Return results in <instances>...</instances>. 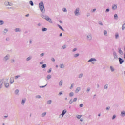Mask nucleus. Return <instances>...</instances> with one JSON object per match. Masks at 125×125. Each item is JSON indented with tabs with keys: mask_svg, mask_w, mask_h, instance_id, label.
Wrapping results in <instances>:
<instances>
[{
	"mask_svg": "<svg viewBox=\"0 0 125 125\" xmlns=\"http://www.w3.org/2000/svg\"><path fill=\"white\" fill-rule=\"evenodd\" d=\"M29 4L30 5H31V6H34V3L32 1H29Z\"/></svg>",
	"mask_w": 125,
	"mask_h": 125,
	"instance_id": "3c124183",
	"label": "nucleus"
},
{
	"mask_svg": "<svg viewBox=\"0 0 125 125\" xmlns=\"http://www.w3.org/2000/svg\"><path fill=\"white\" fill-rule=\"evenodd\" d=\"M63 80H61L59 82V83H58L59 86H60V87L62 86L63 85Z\"/></svg>",
	"mask_w": 125,
	"mask_h": 125,
	"instance_id": "dca6fc26",
	"label": "nucleus"
},
{
	"mask_svg": "<svg viewBox=\"0 0 125 125\" xmlns=\"http://www.w3.org/2000/svg\"><path fill=\"white\" fill-rule=\"evenodd\" d=\"M6 81L4 82V85L6 88H9L10 86V83H8V78L6 79Z\"/></svg>",
	"mask_w": 125,
	"mask_h": 125,
	"instance_id": "20e7f679",
	"label": "nucleus"
},
{
	"mask_svg": "<svg viewBox=\"0 0 125 125\" xmlns=\"http://www.w3.org/2000/svg\"><path fill=\"white\" fill-rule=\"evenodd\" d=\"M14 62H15V60L14 59L11 60V63H14Z\"/></svg>",
	"mask_w": 125,
	"mask_h": 125,
	"instance_id": "680f3d73",
	"label": "nucleus"
},
{
	"mask_svg": "<svg viewBox=\"0 0 125 125\" xmlns=\"http://www.w3.org/2000/svg\"><path fill=\"white\" fill-rule=\"evenodd\" d=\"M14 31L16 32V33H17V32H22V29L19 28H16L14 29Z\"/></svg>",
	"mask_w": 125,
	"mask_h": 125,
	"instance_id": "a211bd4d",
	"label": "nucleus"
},
{
	"mask_svg": "<svg viewBox=\"0 0 125 125\" xmlns=\"http://www.w3.org/2000/svg\"><path fill=\"white\" fill-rule=\"evenodd\" d=\"M81 89L82 88L80 86L76 87L74 91L75 93H79V92L81 91Z\"/></svg>",
	"mask_w": 125,
	"mask_h": 125,
	"instance_id": "6e6552de",
	"label": "nucleus"
},
{
	"mask_svg": "<svg viewBox=\"0 0 125 125\" xmlns=\"http://www.w3.org/2000/svg\"><path fill=\"white\" fill-rule=\"evenodd\" d=\"M14 83V78L11 77L9 79V83L10 84H13V83Z\"/></svg>",
	"mask_w": 125,
	"mask_h": 125,
	"instance_id": "f8f14e48",
	"label": "nucleus"
},
{
	"mask_svg": "<svg viewBox=\"0 0 125 125\" xmlns=\"http://www.w3.org/2000/svg\"><path fill=\"white\" fill-rule=\"evenodd\" d=\"M76 117L77 119H80L81 118H82V115H76Z\"/></svg>",
	"mask_w": 125,
	"mask_h": 125,
	"instance_id": "a18cd8bd",
	"label": "nucleus"
},
{
	"mask_svg": "<svg viewBox=\"0 0 125 125\" xmlns=\"http://www.w3.org/2000/svg\"><path fill=\"white\" fill-rule=\"evenodd\" d=\"M58 27H59V28L61 30H62V31H64V29H63L60 25L58 24Z\"/></svg>",
	"mask_w": 125,
	"mask_h": 125,
	"instance_id": "c03bdc74",
	"label": "nucleus"
},
{
	"mask_svg": "<svg viewBox=\"0 0 125 125\" xmlns=\"http://www.w3.org/2000/svg\"><path fill=\"white\" fill-rule=\"evenodd\" d=\"M2 81H3V79L0 80V88L2 87V84H3V82H2Z\"/></svg>",
	"mask_w": 125,
	"mask_h": 125,
	"instance_id": "c756f323",
	"label": "nucleus"
},
{
	"mask_svg": "<svg viewBox=\"0 0 125 125\" xmlns=\"http://www.w3.org/2000/svg\"><path fill=\"white\" fill-rule=\"evenodd\" d=\"M97 60L96 58H90L88 61V62H91V64H94V62H96Z\"/></svg>",
	"mask_w": 125,
	"mask_h": 125,
	"instance_id": "423d86ee",
	"label": "nucleus"
},
{
	"mask_svg": "<svg viewBox=\"0 0 125 125\" xmlns=\"http://www.w3.org/2000/svg\"><path fill=\"white\" fill-rule=\"evenodd\" d=\"M107 12H110V9L109 8H107L105 10V13Z\"/></svg>",
	"mask_w": 125,
	"mask_h": 125,
	"instance_id": "052dcab7",
	"label": "nucleus"
},
{
	"mask_svg": "<svg viewBox=\"0 0 125 125\" xmlns=\"http://www.w3.org/2000/svg\"><path fill=\"white\" fill-rule=\"evenodd\" d=\"M113 57L114 59H118V54L116 52H113Z\"/></svg>",
	"mask_w": 125,
	"mask_h": 125,
	"instance_id": "6ab92c4d",
	"label": "nucleus"
},
{
	"mask_svg": "<svg viewBox=\"0 0 125 125\" xmlns=\"http://www.w3.org/2000/svg\"><path fill=\"white\" fill-rule=\"evenodd\" d=\"M10 59V55L7 54L5 56H4L3 58V61H4V62H6L7 61H8Z\"/></svg>",
	"mask_w": 125,
	"mask_h": 125,
	"instance_id": "39448f33",
	"label": "nucleus"
},
{
	"mask_svg": "<svg viewBox=\"0 0 125 125\" xmlns=\"http://www.w3.org/2000/svg\"><path fill=\"white\" fill-rule=\"evenodd\" d=\"M46 85H47V84H46L44 86H40L39 87H40V88H44V87H45V86H46Z\"/></svg>",
	"mask_w": 125,
	"mask_h": 125,
	"instance_id": "13d9d810",
	"label": "nucleus"
},
{
	"mask_svg": "<svg viewBox=\"0 0 125 125\" xmlns=\"http://www.w3.org/2000/svg\"><path fill=\"white\" fill-rule=\"evenodd\" d=\"M122 29L123 31H124V30H125V23L123 24Z\"/></svg>",
	"mask_w": 125,
	"mask_h": 125,
	"instance_id": "de8ad7c7",
	"label": "nucleus"
},
{
	"mask_svg": "<svg viewBox=\"0 0 125 125\" xmlns=\"http://www.w3.org/2000/svg\"><path fill=\"white\" fill-rule=\"evenodd\" d=\"M74 83L71 84L70 86L69 87V89H73L74 88Z\"/></svg>",
	"mask_w": 125,
	"mask_h": 125,
	"instance_id": "f704fd0d",
	"label": "nucleus"
},
{
	"mask_svg": "<svg viewBox=\"0 0 125 125\" xmlns=\"http://www.w3.org/2000/svg\"><path fill=\"white\" fill-rule=\"evenodd\" d=\"M103 34L105 37H107V36H108V31L106 30H104L103 31Z\"/></svg>",
	"mask_w": 125,
	"mask_h": 125,
	"instance_id": "4be33fe9",
	"label": "nucleus"
},
{
	"mask_svg": "<svg viewBox=\"0 0 125 125\" xmlns=\"http://www.w3.org/2000/svg\"><path fill=\"white\" fill-rule=\"evenodd\" d=\"M4 4L6 6H12L13 5L12 3H9V2H5Z\"/></svg>",
	"mask_w": 125,
	"mask_h": 125,
	"instance_id": "2eb2a0df",
	"label": "nucleus"
},
{
	"mask_svg": "<svg viewBox=\"0 0 125 125\" xmlns=\"http://www.w3.org/2000/svg\"><path fill=\"white\" fill-rule=\"evenodd\" d=\"M78 100V98H74L73 100V102H76Z\"/></svg>",
	"mask_w": 125,
	"mask_h": 125,
	"instance_id": "bf43d9fd",
	"label": "nucleus"
},
{
	"mask_svg": "<svg viewBox=\"0 0 125 125\" xmlns=\"http://www.w3.org/2000/svg\"><path fill=\"white\" fill-rule=\"evenodd\" d=\"M110 108L111 107H110V106H108V107H106V108H105L106 111H109Z\"/></svg>",
	"mask_w": 125,
	"mask_h": 125,
	"instance_id": "6e6d98bb",
	"label": "nucleus"
},
{
	"mask_svg": "<svg viewBox=\"0 0 125 125\" xmlns=\"http://www.w3.org/2000/svg\"><path fill=\"white\" fill-rule=\"evenodd\" d=\"M80 107L81 108L83 107V104H80Z\"/></svg>",
	"mask_w": 125,
	"mask_h": 125,
	"instance_id": "338daca9",
	"label": "nucleus"
},
{
	"mask_svg": "<svg viewBox=\"0 0 125 125\" xmlns=\"http://www.w3.org/2000/svg\"><path fill=\"white\" fill-rule=\"evenodd\" d=\"M40 64L41 65H42L43 64H44V62H43V61H42L40 62Z\"/></svg>",
	"mask_w": 125,
	"mask_h": 125,
	"instance_id": "774afa93",
	"label": "nucleus"
},
{
	"mask_svg": "<svg viewBox=\"0 0 125 125\" xmlns=\"http://www.w3.org/2000/svg\"><path fill=\"white\" fill-rule=\"evenodd\" d=\"M46 20L51 24H52L53 23V22L52 21V20L49 16H47V19H46Z\"/></svg>",
	"mask_w": 125,
	"mask_h": 125,
	"instance_id": "9b49d317",
	"label": "nucleus"
},
{
	"mask_svg": "<svg viewBox=\"0 0 125 125\" xmlns=\"http://www.w3.org/2000/svg\"><path fill=\"white\" fill-rule=\"evenodd\" d=\"M109 69L112 73H114L116 71V69H115V67L112 65L109 67Z\"/></svg>",
	"mask_w": 125,
	"mask_h": 125,
	"instance_id": "9d476101",
	"label": "nucleus"
},
{
	"mask_svg": "<svg viewBox=\"0 0 125 125\" xmlns=\"http://www.w3.org/2000/svg\"><path fill=\"white\" fill-rule=\"evenodd\" d=\"M46 116V112H43L41 115V118H44V117H45Z\"/></svg>",
	"mask_w": 125,
	"mask_h": 125,
	"instance_id": "bb28decb",
	"label": "nucleus"
},
{
	"mask_svg": "<svg viewBox=\"0 0 125 125\" xmlns=\"http://www.w3.org/2000/svg\"><path fill=\"white\" fill-rule=\"evenodd\" d=\"M47 16H46L45 15H42V16H41L42 18H43V19H45V20H46V19L47 18Z\"/></svg>",
	"mask_w": 125,
	"mask_h": 125,
	"instance_id": "cd10ccee",
	"label": "nucleus"
},
{
	"mask_svg": "<svg viewBox=\"0 0 125 125\" xmlns=\"http://www.w3.org/2000/svg\"><path fill=\"white\" fill-rule=\"evenodd\" d=\"M62 10L63 11V12H67L68 11V10H67V9L65 7L63 8L62 9Z\"/></svg>",
	"mask_w": 125,
	"mask_h": 125,
	"instance_id": "ea45409f",
	"label": "nucleus"
},
{
	"mask_svg": "<svg viewBox=\"0 0 125 125\" xmlns=\"http://www.w3.org/2000/svg\"><path fill=\"white\" fill-rule=\"evenodd\" d=\"M95 11H96V8H94V9H92L91 10V12H92V13H93V12H95Z\"/></svg>",
	"mask_w": 125,
	"mask_h": 125,
	"instance_id": "603ef678",
	"label": "nucleus"
},
{
	"mask_svg": "<svg viewBox=\"0 0 125 125\" xmlns=\"http://www.w3.org/2000/svg\"><path fill=\"white\" fill-rule=\"evenodd\" d=\"M73 102H73V100H72V99H70V100H69V104H72V103H73Z\"/></svg>",
	"mask_w": 125,
	"mask_h": 125,
	"instance_id": "4d7b16f0",
	"label": "nucleus"
},
{
	"mask_svg": "<svg viewBox=\"0 0 125 125\" xmlns=\"http://www.w3.org/2000/svg\"><path fill=\"white\" fill-rule=\"evenodd\" d=\"M47 65L46 64H43L41 66V68H42V69H44V68H46Z\"/></svg>",
	"mask_w": 125,
	"mask_h": 125,
	"instance_id": "a19ab883",
	"label": "nucleus"
},
{
	"mask_svg": "<svg viewBox=\"0 0 125 125\" xmlns=\"http://www.w3.org/2000/svg\"><path fill=\"white\" fill-rule=\"evenodd\" d=\"M91 89L90 88V87H88L86 89V92L87 93H89V91H90V90Z\"/></svg>",
	"mask_w": 125,
	"mask_h": 125,
	"instance_id": "37998d69",
	"label": "nucleus"
},
{
	"mask_svg": "<svg viewBox=\"0 0 125 125\" xmlns=\"http://www.w3.org/2000/svg\"><path fill=\"white\" fill-rule=\"evenodd\" d=\"M99 24L101 25V26H103V23H102V22H101V21H100L99 22Z\"/></svg>",
	"mask_w": 125,
	"mask_h": 125,
	"instance_id": "69168bd1",
	"label": "nucleus"
},
{
	"mask_svg": "<svg viewBox=\"0 0 125 125\" xmlns=\"http://www.w3.org/2000/svg\"><path fill=\"white\" fill-rule=\"evenodd\" d=\"M64 115L62 113L59 116V119H62Z\"/></svg>",
	"mask_w": 125,
	"mask_h": 125,
	"instance_id": "79ce46f5",
	"label": "nucleus"
},
{
	"mask_svg": "<svg viewBox=\"0 0 125 125\" xmlns=\"http://www.w3.org/2000/svg\"><path fill=\"white\" fill-rule=\"evenodd\" d=\"M112 10H117L118 9V5L117 4H114L112 7Z\"/></svg>",
	"mask_w": 125,
	"mask_h": 125,
	"instance_id": "1a4fd4ad",
	"label": "nucleus"
},
{
	"mask_svg": "<svg viewBox=\"0 0 125 125\" xmlns=\"http://www.w3.org/2000/svg\"><path fill=\"white\" fill-rule=\"evenodd\" d=\"M117 118V115H113V117H112V120H114V119H116Z\"/></svg>",
	"mask_w": 125,
	"mask_h": 125,
	"instance_id": "5fc2aeb1",
	"label": "nucleus"
},
{
	"mask_svg": "<svg viewBox=\"0 0 125 125\" xmlns=\"http://www.w3.org/2000/svg\"><path fill=\"white\" fill-rule=\"evenodd\" d=\"M117 51L119 54L121 55H123L124 54V52H123V50H122V49L121 48H119L117 50Z\"/></svg>",
	"mask_w": 125,
	"mask_h": 125,
	"instance_id": "ddd939ff",
	"label": "nucleus"
},
{
	"mask_svg": "<svg viewBox=\"0 0 125 125\" xmlns=\"http://www.w3.org/2000/svg\"><path fill=\"white\" fill-rule=\"evenodd\" d=\"M86 40L88 42H91L92 41V34L88 33L85 35Z\"/></svg>",
	"mask_w": 125,
	"mask_h": 125,
	"instance_id": "7ed1b4c3",
	"label": "nucleus"
},
{
	"mask_svg": "<svg viewBox=\"0 0 125 125\" xmlns=\"http://www.w3.org/2000/svg\"><path fill=\"white\" fill-rule=\"evenodd\" d=\"M114 17L115 20H118V19H119V17H118V14H117L114 15Z\"/></svg>",
	"mask_w": 125,
	"mask_h": 125,
	"instance_id": "c85d7f7f",
	"label": "nucleus"
},
{
	"mask_svg": "<svg viewBox=\"0 0 125 125\" xmlns=\"http://www.w3.org/2000/svg\"><path fill=\"white\" fill-rule=\"evenodd\" d=\"M83 77V73H81L78 75V79H82Z\"/></svg>",
	"mask_w": 125,
	"mask_h": 125,
	"instance_id": "5701e85b",
	"label": "nucleus"
},
{
	"mask_svg": "<svg viewBox=\"0 0 125 125\" xmlns=\"http://www.w3.org/2000/svg\"><path fill=\"white\" fill-rule=\"evenodd\" d=\"M51 71H52V69L50 68V69H49L48 71H47V73H51Z\"/></svg>",
	"mask_w": 125,
	"mask_h": 125,
	"instance_id": "e2e57ef3",
	"label": "nucleus"
},
{
	"mask_svg": "<svg viewBox=\"0 0 125 125\" xmlns=\"http://www.w3.org/2000/svg\"><path fill=\"white\" fill-rule=\"evenodd\" d=\"M115 39L116 40H118V39H119V33H116L115 34Z\"/></svg>",
	"mask_w": 125,
	"mask_h": 125,
	"instance_id": "473e14b6",
	"label": "nucleus"
},
{
	"mask_svg": "<svg viewBox=\"0 0 125 125\" xmlns=\"http://www.w3.org/2000/svg\"><path fill=\"white\" fill-rule=\"evenodd\" d=\"M120 116L122 118H124V117L125 116V110L121 111V114H120Z\"/></svg>",
	"mask_w": 125,
	"mask_h": 125,
	"instance_id": "f3484780",
	"label": "nucleus"
},
{
	"mask_svg": "<svg viewBox=\"0 0 125 125\" xmlns=\"http://www.w3.org/2000/svg\"><path fill=\"white\" fill-rule=\"evenodd\" d=\"M77 50H78V48H74L72 49V52H75Z\"/></svg>",
	"mask_w": 125,
	"mask_h": 125,
	"instance_id": "49530a36",
	"label": "nucleus"
},
{
	"mask_svg": "<svg viewBox=\"0 0 125 125\" xmlns=\"http://www.w3.org/2000/svg\"><path fill=\"white\" fill-rule=\"evenodd\" d=\"M3 24H4V21H3V20H0V26H2V25H3Z\"/></svg>",
	"mask_w": 125,
	"mask_h": 125,
	"instance_id": "c9c22d12",
	"label": "nucleus"
},
{
	"mask_svg": "<svg viewBox=\"0 0 125 125\" xmlns=\"http://www.w3.org/2000/svg\"><path fill=\"white\" fill-rule=\"evenodd\" d=\"M39 8L42 12V13H45V9H44V4L43 2L42 1L39 4Z\"/></svg>",
	"mask_w": 125,
	"mask_h": 125,
	"instance_id": "f257e3e1",
	"label": "nucleus"
},
{
	"mask_svg": "<svg viewBox=\"0 0 125 125\" xmlns=\"http://www.w3.org/2000/svg\"><path fill=\"white\" fill-rule=\"evenodd\" d=\"M104 89H108V84H106L104 87Z\"/></svg>",
	"mask_w": 125,
	"mask_h": 125,
	"instance_id": "09e8293b",
	"label": "nucleus"
},
{
	"mask_svg": "<svg viewBox=\"0 0 125 125\" xmlns=\"http://www.w3.org/2000/svg\"><path fill=\"white\" fill-rule=\"evenodd\" d=\"M26 101H27V99H26V98H22L21 101V105H22V106H24V105H25V104L26 103Z\"/></svg>",
	"mask_w": 125,
	"mask_h": 125,
	"instance_id": "0eeeda50",
	"label": "nucleus"
},
{
	"mask_svg": "<svg viewBox=\"0 0 125 125\" xmlns=\"http://www.w3.org/2000/svg\"><path fill=\"white\" fill-rule=\"evenodd\" d=\"M52 103V100H49L47 101V105H51Z\"/></svg>",
	"mask_w": 125,
	"mask_h": 125,
	"instance_id": "393cba45",
	"label": "nucleus"
},
{
	"mask_svg": "<svg viewBox=\"0 0 125 125\" xmlns=\"http://www.w3.org/2000/svg\"><path fill=\"white\" fill-rule=\"evenodd\" d=\"M35 98L37 99H40V98H42V97L40 95H37L35 96Z\"/></svg>",
	"mask_w": 125,
	"mask_h": 125,
	"instance_id": "58836bf2",
	"label": "nucleus"
},
{
	"mask_svg": "<svg viewBox=\"0 0 125 125\" xmlns=\"http://www.w3.org/2000/svg\"><path fill=\"white\" fill-rule=\"evenodd\" d=\"M74 14L75 16H81V9L79 7H77L74 9Z\"/></svg>",
	"mask_w": 125,
	"mask_h": 125,
	"instance_id": "f03ea898",
	"label": "nucleus"
},
{
	"mask_svg": "<svg viewBox=\"0 0 125 125\" xmlns=\"http://www.w3.org/2000/svg\"><path fill=\"white\" fill-rule=\"evenodd\" d=\"M47 31V28H44L42 29V32H46Z\"/></svg>",
	"mask_w": 125,
	"mask_h": 125,
	"instance_id": "8fccbe9b",
	"label": "nucleus"
},
{
	"mask_svg": "<svg viewBox=\"0 0 125 125\" xmlns=\"http://www.w3.org/2000/svg\"><path fill=\"white\" fill-rule=\"evenodd\" d=\"M74 95H75V93L72 91L68 94V96H69V97H73Z\"/></svg>",
	"mask_w": 125,
	"mask_h": 125,
	"instance_id": "412c9836",
	"label": "nucleus"
},
{
	"mask_svg": "<svg viewBox=\"0 0 125 125\" xmlns=\"http://www.w3.org/2000/svg\"><path fill=\"white\" fill-rule=\"evenodd\" d=\"M59 67L61 69H65V65L64 64H60Z\"/></svg>",
	"mask_w": 125,
	"mask_h": 125,
	"instance_id": "a878e982",
	"label": "nucleus"
},
{
	"mask_svg": "<svg viewBox=\"0 0 125 125\" xmlns=\"http://www.w3.org/2000/svg\"><path fill=\"white\" fill-rule=\"evenodd\" d=\"M118 60L119 61V64L120 65H122V64H123V63H124V59H122V58H119Z\"/></svg>",
	"mask_w": 125,
	"mask_h": 125,
	"instance_id": "4468645a",
	"label": "nucleus"
},
{
	"mask_svg": "<svg viewBox=\"0 0 125 125\" xmlns=\"http://www.w3.org/2000/svg\"><path fill=\"white\" fill-rule=\"evenodd\" d=\"M8 32V29L5 28L3 31V33L5 35V34H7Z\"/></svg>",
	"mask_w": 125,
	"mask_h": 125,
	"instance_id": "2f4dec72",
	"label": "nucleus"
},
{
	"mask_svg": "<svg viewBox=\"0 0 125 125\" xmlns=\"http://www.w3.org/2000/svg\"><path fill=\"white\" fill-rule=\"evenodd\" d=\"M47 80H50L51 79V75L49 74L46 76Z\"/></svg>",
	"mask_w": 125,
	"mask_h": 125,
	"instance_id": "e433bc0d",
	"label": "nucleus"
},
{
	"mask_svg": "<svg viewBox=\"0 0 125 125\" xmlns=\"http://www.w3.org/2000/svg\"><path fill=\"white\" fill-rule=\"evenodd\" d=\"M19 78H21V75H16L14 76V79L17 80L18 79H19Z\"/></svg>",
	"mask_w": 125,
	"mask_h": 125,
	"instance_id": "aec40b11",
	"label": "nucleus"
},
{
	"mask_svg": "<svg viewBox=\"0 0 125 125\" xmlns=\"http://www.w3.org/2000/svg\"><path fill=\"white\" fill-rule=\"evenodd\" d=\"M73 56L74 58H77V57H79V56H80V54L79 53L74 54L73 55Z\"/></svg>",
	"mask_w": 125,
	"mask_h": 125,
	"instance_id": "72a5a7b5",
	"label": "nucleus"
},
{
	"mask_svg": "<svg viewBox=\"0 0 125 125\" xmlns=\"http://www.w3.org/2000/svg\"><path fill=\"white\" fill-rule=\"evenodd\" d=\"M33 57L32 56H29L28 57H27L26 59V61H30V60H32Z\"/></svg>",
	"mask_w": 125,
	"mask_h": 125,
	"instance_id": "b1692460",
	"label": "nucleus"
},
{
	"mask_svg": "<svg viewBox=\"0 0 125 125\" xmlns=\"http://www.w3.org/2000/svg\"><path fill=\"white\" fill-rule=\"evenodd\" d=\"M67 113V110L64 109L62 111V114L64 116Z\"/></svg>",
	"mask_w": 125,
	"mask_h": 125,
	"instance_id": "4c0bfd02",
	"label": "nucleus"
},
{
	"mask_svg": "<svg viewBox=\"0 0 125 125\" xmlns=\"http://www.w3.org/2000/svg\"><path fill=\"white\" fill-rule=\"evenodd\" d=\"M67 47V45H63L62 46V49H65V48Z\"/></svg>",
	"mask_w": 125,
	"mask_h": 125,
	"instance_id": "864d4df0",
	"label": "nucleus"
},
{
	"mask_svg": "<svg viewBox=\"0 0 125 125\" xmlns=\"http://www.w3.org/2000/svg\"><path fill=\"white\" fill-rule=\"evenodd\" d=\"M15 94H16V95H19V90L16 89L15 90Z\"/></svg>",
	"mask_w": 125,
	"mask_h": 125,
	"instance_id": "7c9ffc66",
	"label": "nucleus"
},
{
	"mask_svg": "<svg viewBox=\"0 0 125 125\" xmlns=\"http://www.w3.org/2000/svg\"><path fill=\"white\" fill-rule=\"evenodd\" d=\"M44 55V53H42L40 54L41 57H43V56Z\"/></svg>",
	"mask_w": 125,
	"mask_h": 125,
	"instance_id": "0e129e2a",
	"label": "nucleus"
}]
</instances>
